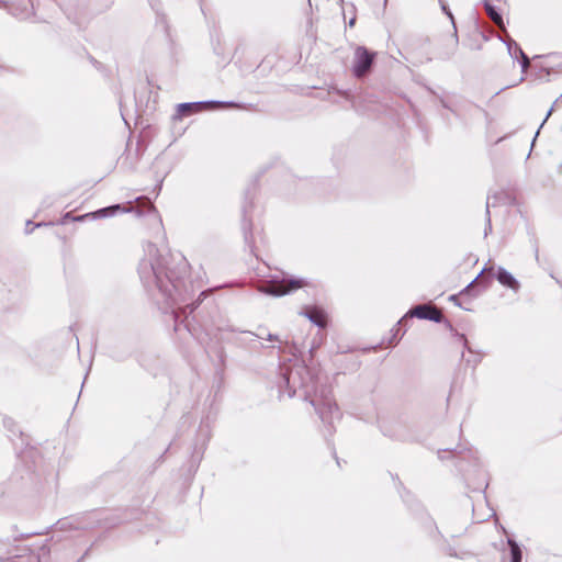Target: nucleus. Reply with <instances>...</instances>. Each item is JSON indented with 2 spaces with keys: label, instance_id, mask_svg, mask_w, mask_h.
I'll list each match as a JSON object with an SVG mask.
<instances>
[{
  "label": "nucleus",
  "instance_id": "nucleus-12",
  "mask_svg": "<svg viewBox=\"0 0 562 562\" xmlns=\"http://www.w3.org/2000/svg\"><path fill=\"white\" fill-rule=\"evenodd\" d=\"M203 104L214 106V105H221V104H223V103H222V102H218V101H211V102H205V103H202V102H194V103H181V104H179V111L183 112V111L189 110V109H191V108H193V106H195V108H200V106H201V105H203Z\"/></svg>",
  "mask_w": 562,
  "mask_h": 562
},
{
  "label": "nucleus",
  "instance_id": "nucleus-9",
  "mask_svg": "<svg viewBox=\"0 0 562 562\" xmlns=\"http://www.w3.org/2000/svg\"><path fill=\"white\" fill-rule=\"evenodd\" d=\"M119 210H121L120 205H112V206H109V207H104V209L98 210L97 212H93V213H90V214H86V215H82V216L74 217L72 220L74 221H82L83 218H86L88 216H92L93 218L113 216Z\"/></svg>",
  "mask_w": 562,
  "mask_h": 562
},
{
  "label": "nucleus",
  "instance_id": "nucleus-15",
  "mask_svg": "<svg viewBox=\"0 0 562 562\" xmlns=\"http://www.w3.org/2000/svg\"><path fill=\"white\" fill-rule=\"evenodd\" d=\"M31 225H32V223L29 221V222L26 223V233H31V232L34 229V227H35V226H32V227H31Z\"/></svg>",
  "mask_w": 562,
  "mask_h": 562
},
{
  "label": "nucleus",
  "instance_id": "nucleus-16",
  "mask_svg": "<svg viewBox=\"0 0 562 562\" xmlns=\"http://www.w3.org/2000/svg\"><path fill=\"white\" fill-rule=\"evenodd\" d=\"M508 50H509V53L513 55V57H517V56L519 55V54H517V53L515 54V48H512V45H510V44L508 45Z\"/></svg>",
  "mask_w": 562,
  "mask_h": 562
},
{
  "label": "nucleus",
  "instance_id": "nucleus-14",
  "mask_svg": "<svg viewBox=\"0 0 562 562\" xmlns=\"http://www.w3.org/2000/svg\"><path fill=\"white\" fill-rule=\"evenodd\" d=\"M490 203L487 202L486 203V214L487 216H490ZM492 231V224H491V218L487 217V224H486V227H485V232H484V235L487 236V234Z\"/></svg>",
  "mask_w": 562,
  "mask_h": 562
},
{
  "label": "nucleus",
  "instance_id": "nucleus-19",
  "mask_svg": "<svg viewBox=\"0 0 562 562\" xmlns=\"http://www.w3.org/2000/svg\"><path fill=\"white\" fill-rule=\"evenodd\" d=\"M355 24V19H351L349 25L352 26Z\"/></svg>",
  "mask_w": 562,
  "mask_h": 562
},
{
  "label": "nucleus",
  "instance_id": "nucleus-10",
  "mask_svg": "<svg viewBox=\"0 0 562 562\" xmlns=\"http://www.w3.org/2000/svg\"><path fill=\"white\" fill-rule=\"evenodd\" d=\"M485 9H486L488 16L493 20V22L502 27L503 19L501 16V14H498L496 12L495 8L493 5H491L490 3H485Z\"/></svg>",
  "mask_w": 562,
  "mask_h": 562
},
{
  "label": "nucleus",
  "instance_id": "nucleus-20",
  "mask_svg": "<svg viewBox=\"0 0 562 562\" xmlns=\"http://www.w3.org/2000/svg\"><path fill=\"white\" fill-rule=\"evenodd\" d=\"M227 105L235 106L233 102L227 103Z\"/></svg>",
  "mask_w": 562,
  "mask_h": 562
},
{
  "label": "nucleus",
  "instance_id": "nucleus-5",
  "mask_svg": "<svg viewBox=\"0 0 562 562\" xmlns=\"http://www.w3.org/2000/svg\"><path fill=\"white\" fill-rule=\"evenodd\" d=\"M374 54L370 53L366 47L358 46L355 49V58L352 65V71L356 77L364 76L370 69Z\"/></svg>",
  "mask_w": 562,
  "mask_h": 562
},
{
  "label": "nucleus",
  "instance_id": "nucleus-2",
  "mask_svg": "<svg viewBox=\"0 0 562 562\" xmlns=\"http://www.w3.org/2000/svg\"><path fill=\"white\" fill-rule=\"evenodd\" d=\"M284 381L289 387V396H293L299 389H306L311 382L306 366L294 363L284 373Z\"/></svg>",
  "mask_w": 562,
  "mask_h": 562
},
{
  "label": "nucleus",
  "instance_id": "nucleus-17",
  "mask_svg": "<svg viewBox=\"0 0 562 562\" xmlns=\"http://www.w3.org/2000/svg\"><path fill=\"white\" fill-rule=\"evenodd\" d=\"M267 339H268V340H270V341H276V340H278L277 336L271 335V334H269V335H268Z\"/></svg>",
  "mask_w": 562,
  "mask_h": 562
},
{
  "label": "nucleus",
  "instance_id": "nucleus-6",
  "mask_svg": "<svg viewBox=\"0 0 562 562\" xmlns=\"http://www.w3.org/2000/svg\"><path fill=\"white\" fill-rule=\"evenodd\" d=\"M409 314L412 316H416L420 319H429L434 322H440L441 319V312L436 308L435 306L430 305H417L414 307Z\"/></svg>",
  "mask_w": 562,
  "mask_h": 562
},
{
  "label": "nucleus",
  "instance_id": "nucleus-8",
  "mask_svg": "<svg viewBox=\"0 0 562 562\" xmlns=\"http://www.w3.org/2000/svg\"><path fill=\"white\" fill-rule=\"evenodd\" d=\"M497 280L504 286H507V288L513 289L515 291H517L518 288H519L518 281L514 278V276L510 272H508L504 268H498V270H497Z\"/></svg>",
  "mask_w": 562,
  "mask_h": 562
},
{
  "label": "nucleus",
  "instance_id": "nucleus-3",
  "mask_svg": "<svg viewBox=\"0 0 562 562\" xmlns=\"http://www.w3.org/2000/svg\"><path fill=\"white\" fill-rule=\"evenodd\" d=\"M311 403L315 406L316 412L324 423L330 425L340 416L339 409L334 402L330 392L322 393L319 397L312 400Z\"/></svg>",
  "mask_w": 562,
  "mask_h": 562
},
{
  "label": "nucleus",
  "instance_id": "nucleus-1",
  "mask_svg": "<svg viewBox=\"0 0 562 562\" xmlns=\"http://www.w3.org/2000/svg\"><path fill=\"white\" fill-rule=\"evenodd\" d=\"M146 257L139 263V274L143 280L149 281L151 278L156 281L160 289H164L168 295H172L171 291L165 285L164 278L168 279L173 289L178 285L171 279V277L165 271V267L161 262V257L158 255V249L155 245L148 244L146 249Z\"/></svg>",
  "mask_w": 562,
  "mask_h": 562
},
{
  "label": "nucleus",
  "instance_id": "nucleus-18",
  "mask_svg": "<svg viewBox=\"0 0 562 562\" xmlns=\"http://www.w3.org/2000/svg\"><path fill=\"white\" fill-rule=\"evenodd\" d=\"M552 109H550L547 113L546 120L551 115Z\"/></svg>",
  "mask_w": 562,
  "mask_h": 562
},
{
  "label": "nucleus",
  "instance_id": "nucleus-11",
  "mask_svg": "<svg viewBox=\"0 0 562 562\" xmlns=\"http://www.w3.org/2000/svg\"><path fill=\"white\" fill-rule=\"evenodd\" d=\"M508 544L510 547L512 562H521V550L519 546L512 539H508Z\"/></svg>",
  "mask_w": 562,
  "mask_h": 562
},
{
  "label": "nucleus",
  "instance_id": "nucleus-13",
  "mask_svg": "<svg viewBox=\"0 0 562 562\" xmlns=\"http://www.w3.org/2000/svg\"><path fill=\"white\" fill-rule=\"evenodd\" d=\"M519 54V56L521 57V69L522 71H526L527 68L529 67V59L528 57L525 55V53L521 50V48H519L516 44H515V54Z\"/></svg>",
  "mask_w": 562,
  "mask_h": 562
},
{
  "label": "nucleus",
  "instance_id": "nucleus-7",
  "mask_svg": "<svg viewBox=\"0 0 562 562\" xmlns=\"http://www.w3.org/2000/svg\"><path fill=\"white\" fill-rule=\"evenodd\" d=\"M302 314L318 327H325L327 324V315L319 307H310Z\"/></svg>",
  "mask_w": 562,
  "mask_h": 562
},
{
  "label": "nucleus",
  "instance_id": "nucleus-4",
  "mask_svg": "<svg viewBox=\"0 0 562 562\" xmlns=\"http://www.w3.org/2000/svg\"><path fill=\"white\" fill-rule=\"evenodd\" d=\"M307 282L304 279H282L271 280L269 283L262 285L260 292L273 296H281L292 291L306 286Z\"/></svg>",
  "mask_w": 562,
  "mask_h": 562
}]
</instances>
